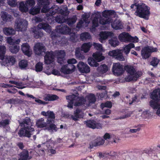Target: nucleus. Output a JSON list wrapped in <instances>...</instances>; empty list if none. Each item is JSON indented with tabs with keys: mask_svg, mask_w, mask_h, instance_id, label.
<instances>
[{
	"mask_svg": "<svg viewBox=\"0 0 160 160\" xmlns=\"http://www.w3.org/2000/svg\"><path fill=\"white\" fill-rule=\"evenodd\" d=\"M88 98L90 103H94L96 100L95 96L93 94H89L88 96Z\"/></svg>",
	"mask_w": 160,
	"mask_h": 160,
	"instance_id": "obj_56",
	"label": "nucleus"
},
{
	"mask_svg": "<svg viewBox=\"0 0 160 160\" xmlns=\"http://www.w3.org/2000/svg\"><path fill=\"white\" fill-rule=\"evenodd\" d=\"M41 115L45 116H48L47 119H50L51 120H55V115L52 111H48L47 112L42 111L41 112Z\"/></svg>",
	"mask_w": 160,
	"mask_h": 160,
	"instance_id": "obj_28",
	"label": "nucleus"
},
{
	"mask_svg": "<svg viewBox=\"0 0 160 160\" xmlns=\"http://www.w3.org/2000/svg\"><path fill=\"white\" fill-rule=\"evenodd\" d=\"M84 116V113L81 109L77 108L74 111L73 115L71 116L72 119L74 121H77L78 119L83 118Z\"/></svg>",
	"mask_w": 160,
	"mask_h": 160,
	"instance_id": "obj_19",
	"label": "nucleus"
},
{
	"mask_svg": "<svg viewBox=\"0 0 160 160\" xmlns=\"http://www.w3.org/2000/svg\"><path fill=\"white\" fill-rule=\"evenodd\" d=\"M160 60L156 57H152L150 62V65L154 68H156Z\"/></svg>",
	"mask_w": 160,
	"mask_h": 160,
	"instance_id": "obj_44",
	"label": "nucleus"
},
{
	"mask_svg": "<svg viewBox=\"0 0 160 160\" xmlns=\"http://www.w3.org/2000/svg\"><path fill=\"white\" fill-rule=\"evenodd\" d=\"M57 32L63 34H68L71 31V29L67 25L62 24L57 26L56 28Z\"/></svg>",
	"mask_w": 160,
	"mask_h": 160,
	"instance_id": "obj_14",
	"label": "nucleus"
},
{
	"mask_svg": "<svg viewBox=\"0 0 160 160\" xmlns=\"http://www.w3.org/2000/svg\"><path fill=\"white\" fill-rule=\"evenodd\" d=\"M88 60V64L91 67H97L98 66L99 64L97 62V60L93 58L89 57Z\"/></svg>",
	"mask_w": 160,
	"mask_h": 160,
	"instance_id": "obj_36",
	"label": "nucleus"
},
{
	"mask_svg": "<svg viewBox=\"0 0 160 160\" xmlns=\"http://www.w3.org/2000/svg\"><path fill=\"white\" fill-rule=\"evenodd\" d=\"M55 57V55L53 51L46 52L44 57L45 63L47 65H49L52 63L53 62Z\"/></svg>",
	"mask_w": 160,
	"mask_h": 160,
	"instance_id": "obj_10",
	"label": "nucleus"
},
{
	"mask_svg": "<svg viewBox=\"0 0 160 160\" xmlns=\"http://www.w3.org/2000/svg\"><path fill=\"white\" fill-rule=\"evenodd\" d=\"M22 124L23 126L18 132L19 137L21 138L26 137L30 138L34 131V128L31 127L32 123L30 118L26 117L23 119Z\"/></svg>",
	"mask_w": 160,
	"mask_h": 160,
	"instance_id": "obj_2",
	"label": "nucleus"
},
{
	"mask_svg": "<svg viewBox=\"0 0 160 160\" xmlns=\"http://www.w3.org/2000/svg\"><path fill=\"white\" fill-rule=\"evenodd\" d=\"M5 60L6 63L11 66L13 65L16 62V59L13 56H7Z\"/></svg>",
	"mask_w": 160,
	"mask_h": 160,
	"instance_id": "obj_31",
	"label": "nucleus"
},
{
	"mask_svg": "<svg viewBox=\"0 0 160 160\" xmlns=\"http://www.w3.org/2000/svg\"><path fill=\"white\" fill-rule=\"evenodd\" d=\"M113 35V32L109 31H104L100 32L99 41L102 43L105 42V40L109 37H112Z\"/></svg>",
	"mask_w": 160,
	"mask_h": 160,
	"instance_id": "obj_16",
	"label": "nucleus"
},
{
	"mask_svg": "<svg viewBox=\"0 0 160 160\" xmlns=\"http://www.w3.org/2000/svg\"><path fill=\"white\" fill-rule=\"evenodd\" d=\"M88 128L94 129H100L102 128V125L100 122H97L94 120H90L85 122Z\"/></svg>",
	"mask_w": 160,
	"mask_h": 160,
	"instance_id": "obj_11",
	"label": "nucleus"
},
{
	"mask_svg": "<svg viewBox=\"0 0 160 160\" xmlns=\"http://www.w3.org/2000/svg\"><path fill=\"white\" fill-rule=\"evenodd\" d=\"M78 97L76 100H75L74 106L76 107H83L85 105L86 102V99L83 96L79 97L78 96H77Z\"/></svg>",
	"mask_w": 160,
	"mask_h": 160,
	"instance_id": "obj_22",
	"label": "nucleus"
},
{
	"mask_svg": "<svg viewBox=\"0 0 160 160\" xmlns=\"http://www.w3.org/2000/svg\"><path fill=\"white\" fill-rule=\"evenodd\" d=\"M158 50L156 48L147 46L141 50V54L143 59H146L149 58L152 52H156Z\"/></svg>",
	"mask_w": 160,
	"mask_h": 160,
	"instance_id": "obj_5",
	"label": "nucleus"
},
{
	"mask_svg": "<svg viewBox=\"0 0 160 160\" xmlns=\"http://www.w3.org/2000/svg\"><path fill=\"white\" fill-rule=\"evenodd\" d=\"M135 45L133 43H130L126 45L123 49V51L126 54H128L130 51L131 49L134 48Z\"/></svg>",
	"mask_w": 160,
	"mask_h": 160,
	"instance_id": "obj_39",
	"label": "nucleus"
},
{
	"mask_svg": "<svg viewBox=\"0 0 160 160\" xmlns=\"http://www.w3.org/2000/svg\"><path fill=\"white\" fill-rule=\"evenodd\" d=\"M75 55L77 58L80 60H82L85 58V56L81 53L79 49L76 50Z\"/></svg>",
	"mask_w": 160,
	"mask_h": 160,
	"instance_id": "obj_57",
	"label": "nucleus"
},
{
	"mask_svg": "<svg viewBox=\"0 0 160 160\" xmlns=\"http://www.w3.org/2000/svg\"><path fill=\"white\" fill-rule=\"evenodd\" d=\"M89 145L90 148H92L94 147L99 146L96 139L90 142Z\"/></svg>",
	"mask_w": 160,
	"mask_h": 160,
	"instance_id": "obj_60",
	"label": "nucleus"
},
{
	"mask_svg": "<svg viewBox=\"0 0 160 160\" xmlns=\"http://www.w3.org/2000/svg\"><path fill=\"white\" fill-rule=\"evenodd\" d=\"M112 28L116 30L122 29L123 27V24L120 20H115L111 24Z\"/></svg>",
	"mask_w": 160,
	"mask_h": 160,
	"instance_id": "obj_26",
	"label": "nucleus"
},
{
	"mask_svg": "<svg viewBox=\"0 0 160 160\" xmlns=\"http://www.w3.org/2000/svg\"><path fill=\"white\" fill-rule=\"evenodd\" d=\"M124 69L128 74V76L125 78V80L126 82L136 81L142 75L139 72L136 71L135 68L132 66L127 65L124 67Z\"/></svg>",
	"mask_w": 160,
	"mask_h": 160,
	"instance_id": "obj_4",
	"label": "nucleus"
},
{
	"mask_svg": "<svg viewBox=\"0 0 160 160\" xmlns=\"http://www.w3.org/2000/svg\"><path fill=\"white\" fill-rule=\"evenodd\" d=\"M28 6L26 5L23 2H22L20 3L19 10L22 12H26L28 11Z\"/></svg>",
	"mask_w": 160,
	"mask_h": 160,
	"instance_id": "obj_46",
	"label": "nucleus"
},
{
	"mask_svg": "<svg viewBox=\"0 0 160 160\" xmlns=\"http://www.w3.org/2000/svg\"><path fill=\"white\" fill-rule=\"evenodd\" d=\"M43 64L41 62H39L37 63L35 66V70L37 72H40L42 70Z\"/></svg>",
	"mask_w": 160,
	"mask_h": 160,
	"instance_id": "obj_58",
	"label": "nucleus"
},
{
	"mask_svg": "<svg viewBox=\"0 0 160 160\" xmlns=\"http://www.w3.org/2000/svg\"><path fill=\"white\" fill-rule=\"evenodd\" d=\"M28 66V62L26 60H22L19 62V67L21 69L27 68Z\"/></svg>",
	"mask_w": 160,
	"mask_h": 160,
	"instance_id": "obj_50",
	"label": "nucleus"
},
{
	"mask_svg": "<svg viewBox=\"0 0 160 160\" xmlns=\"http://www.w3.org/2000/svg\"><path fill=\"white\" fill-rule=\"evenodd\" d=\"M55 20L56 22L59 23H62L66 21V19L62 15H59L56 17Z\"/></svg>",
	"mask_w": 160,
	"mask_h": 160,
	"instance_id": "obj_51",
	"label": "nucleus"
},
{
	"mask_svg": "<svg viewBox=\"0 0 160 160\" xmlns=\"http://www.w3.org/2000/svg\"><path fill=\"white\" fill-rule=\"evenodd\" d=\"M58 96L52 94H47L43 97V100L48 102L54 101L58 100Z\"/></svg>",
	"mask_w": 160,
	"mask_h": 160,
	"instance_id": "obj_25",
	"label": "nucleus"
},
{
	"mask_svg": "<svg viewBox=\"0 0 160 160\" xmlns=\"http://www.w3.org/2000/svg\"><path fill=\"white\" fill-rule=\"evenodd\" d=\"M90 34L88 32H82L80 35V38L82 41H86L91 38Z\"/></svg>",
	"mask_w": 160,
	"mask_h": 160,
	"instance_id": "obj_37",
	"label": "nucleus"
},
{
	"mask_svg": "<svg viewBox=\"0 0 160 160\" xmlns=\"http://www.w3.org/2000/svg\"><path fill=\"white\" fill-rule=\"evenodd\" d=\"M30 47L29 44L27 43L22 44L21 46V49L24 54L30 57L31 54L30 52Z\"/></svg>",
	"mask_w": 160,
	"mask_h": 160,
	"instance_id": "obj_24",
	"label": "nucleus"
},
{
	"mask_svg": "<svg viewBox=\"0 0 160 160\" xmlns=\"http://www.w3.org/2000/svg\"><path fill=\"white\" fill-rule=\"evenodd\" d=\"M97 70L101 74H103L106 73L108 70V68L105 64L102 65L97 68Z\"/></svg>",
	"mask_w": 160,
	"mask_h": 160,
	"instance_id": "obj_38",
	"label": "nucleus"
},
{
	"mask_svg": "<svg viewBox=\"0 0 160 160\" xmlns=\"http://www.w3.org/2000/svg\"><path fill=\"white\" fill-rule=\"evenodd\" d=\"M69 11L68 10V8L66 6L64 5L59 8V13L64 16H68L69 13Z\"/></svg>",
	"mask_w": 160,
	"mask_h": 160,
	"instance_id": "obj_40",
	"label": "nucleus"
},
{
	"mask_svg": "<svg viewBox=\"0 0 160 160\" xmlns=\"http://www.w3.org/2000/svg\"><path fill=\"white\" fill-rule=\"evenodd\" d=\"M67 62H68V63L69 64V66H70L71 65V66L72 67V68L74 70L75 67L73 65V64L77 63V60L74 58H71L68 60Z\"/></svg>",
	"mask_w": 160,
	"mask_h": 160,
	"instance_id": "obj_54",
	"label": "nucleus"
},
{
	"mask_svg": "<svg viewBox=\"0 0 160 160\" xmlns=\"http://www.w3.org/2000/svg\"><path fill=\"white\" fill-rule=\"evenodd\" d=\"M103 138L104 139L107 140V139H110L111 140L112 138L113 139L112 141H111V142L112 143L113 142L116 143V140L114 138V136L111 135L109 133L106 132L103 136Z\"/></svg>",
	"mask_w": 160,
	"mask_h": 160,
	"instance_id": "obj_52",
	"label": "nucleus"
},
{
	"mask_svg": "<svg viewBox=\"0 0 160 160\" xmlns=\"http://www.w3.org/2000/svg\"><path fill=\"white\" fill-rule=\"evenodd\" d=\"M28 22L26 20L18 18L15 21V27L18 31H24L27 28Z\"/></svg>",
	"mask_w": 160,
	"mask_h": 160,
	"instance_id": "obj_6",
	"label": "nucleus"
},
{
	"mask_svg": "<svg viewBox=\"0 0 160 160\" xmlns=\"http://www.w3.org/2000/svg\"><path fill=\"white\" fill-rule=\"evenodd\" d=\"M18 99L12 98L9 99H7L5 102L7 104H16L18 103Z\"/></svg>",
	"mask_w": 160,
	"mask_h": 160,
	"instance_id": "obj_59",
	"label": "nucleus"
},
{
	"mask_svg": "<svg viewBox=\"0 0 160 160\" xmlns=\"http://www.w3.org/2000/svg\"><path fill=\"white\" fill-rule=\"evenodd\" d=\"M68 67V65H65L62 66L61 69V72L64 74H68L71 73L74 71L72 68L71 69L67 68Z\"/></svg>",
	"mask_w": 160,
	"mask_h": 160,
	"instance_id": "obj_35",
	"label": "nucleus"
},
{
	"mask_svg": "<svg viewBox=\"0 0 160 160\" xmlns=\"http://www.w3.org/2000/svg\"><path fill=\"white\" fill-rule=\"evenodd\" d=\"M55 120H51L48 119H47L46 122H44V119L43 118H41L38 119L37 121L36 125L37 126L40 128L46 127L48 130L57 131V128L54 123Z\"/></svg>",
	"mask_w": 160,
	"mask_h": 160,
	"instance_id": "obj_3",
	"label": "nucleus"
},
{
	"mask_svg": "<svg viewBox=\"0 0 160 160\" xmlns=\"http://www.w3.org/2000/svg\"><path fill=\"white\" fill-rule=\"evenodd\" d=\"M77 18L76 16H73L72 17L66 19V22H67V24L69 26H71L77 21Z\"/></svg>",
	"mask_w": 160,
	"mask_h": 160,
	"instance_id": "obj_45",
	"label": "nucleus"
},
{
	"mask_svg": "<svg viewBox=\"0 0 160 160\" xmlns=\"http://www.w3.org/2000/svg\"><path fill=\"white\" fill-rule=\"evenodd\" d=\"M118 38L121 42H130L132 36L128 33L123 32L119 35Z\"/></svg>",
	"mask_w": 160,
	"mask_h": 160,
	"instance_id": "obj_21",
	"label": "nucleus"
},
{
	"mask_svg": "<svg viewBox=\"0 0 160 160\" xmlns=\"http://www.w3.org/2000/svg\"><path fill=\"white\" fill-rule=\"evenodd\" d=\"M92 45V44L89 42L84 43L81 47V50L85 53H87L89 51Z\"/></svg>",
	"mask_w": 160,
	"mask_h": 160,
	"instance_id": "obj_34",
	"label": "nucleus"
},
{
	"mask_svg": "<svg viewBox=\"0 0 160 160\" xmlns=\"http://www.w3.org/2000/svg\"><path fill=\"white\" fill-rule=\"evenodd\" d=\"M115 14V12L113 10H105L102 13V16L105 18H110V16Z\"/></svg>",
	"mask_w": 160,
	"mask_h": 160,
	"instance_id": "obj_33",
	"label": "nucleus"
},
{
	"mask_svg": "<svg viewBox=\"0 0 160 160\" xmlns=\"http://www.w3.org/2000/svg\"><path fill=\"white\" fill-rule=\"evenodd\" d=\"M38 28L40 29H43L46 32L50 31V26L48 24L46 23H40L38 25Z\"/></svg>",
	"mask_w": 160,
	"mask_h": 160,
	"instance_id": "obj_32",
	"label": "nucleus"
},
{
	"mask_svg": "<svg viewBox=\"0 0 160 160\" xmlns=\"http://www.w3.org/2000/svg\"><path fill=\"white\" fill-rule=\"evenodd\" d=\"M6 51V47L3 45H0V59L3 60L5 57Z\"/></svg>",
	"mask_w": 160,
	"mask_h": 160,
	"instance_id": "obj_42",
	"label": "nucleus"
},
{
	"mask_svg": "<svg viewBox=\"0 0 160 160\" xmlns=\"http://www.w3.org/2000/svg\"><path fill=\"white\" fill-rule=\"evenodd\" d=\"M77 68L79 71L82 73H88L90 71V68L86 63L80 62L77 65Z\"/></svg>",
	"mask_w": 160,
	"mask_h": 160,
	"instance_id": "obj_13",
	"label": "nucleus"
},
{
	"mask_svg": "<svg viewBox=\"0 0 160 160\" xmlns=\"http://www.w3.org/2000/svg\"><path fill=\"white\" fill-rule=\"evenodd\" d=\"M1 17L3 20L6 22L11 21L12 18L11 15L5 12L2 13Z\"/></svg>",
	"mask_w": 160,
	"mask_h": 160,
	"instance_id": "obj_41",
	"label": "nucleus"
},
{
	"mask_svg": "<svg viewBox=\"0 0 160 160\" xmlns=\"http://www.w3.org/2000/svg\"><path fill=\"white\" fill-rule=\"evenodd\" d=\"M112 70L114 75L120 76L122 75L124 71L123 66L120 63H115L113 64Z\"/></svg>",
	"mask_w": 160,
	"mask_h": 160,
	"instance_id": "obj_9",
	"label": "nucleus"
},
{
	"mask_svg": "<svg viewBox=\"0 0 160 160\" xmlns=\"http://www.w3.org/2000/svg\"><path fill=\"white\" fill-rule=\"evenodd\" d=\"M9 50L13 53H16L19 51L20 46L18 45H12L9 47Z\"/></svg>",
	"mask_w": 160,
	"mask_h": 160,
	"instance_id": "obj_47",
	"label": "nucleus"
},
{
	"mask_svg": "<svg viewBox=\"0 0 160 160\" xmlns=\"http://www.w3.org/2000/svg\"><path fill=\"white\" fill-rule=\"evenodd\" d=\"M112 20V19L111 18H108L105 19L103 18H101L99 19V22L100 24L103 25H104L106 24H110Z\"/></svg>",
	"mask_w": 160,
	"mask_h": 160,
	"instance_id": "obj_49",
	"label": "nucleus"
},
{
	"mask_svg": "<svg viewBox=\"0 0 160 160\" xmlns=\"http://www.w3.org/2000/svg\"><path fill=\"white\" fill-rule=\"evenodd\" d=\"M159 101L152 99L149 102V105L153 109H157L160 107Z\"/></svg>",
	"mask_w": 160,
	"mask_h": 160,
	"instance_id": "obj_43",
	"label": "nucleus"
},
{
	"mask_svg": "<svg viewBox=\"0 0 160 160\" xmlns=\"http://www.w3.org/2000/svg\"><path fill=\"white\" fill-rule=\"evenodd\" d=\"M10 120L9 119H5L1 122V127L5 128L7 125L9 124Z\"/></svg>",
	"mask_w": 160,
	"mask_h": 160,
	"instance_id": "obj_61",
	"label": "nucleus"
},
{
	"mask_svg": "<svg viewBox=\"0 0 160 160\" xmlns=\"http://www.w3.org/2000/svg\"><path fill=\"white\" fill-rule=\"evenodd\" d=\"M40 8H39L34 7L32 8L30 10V13L34 15L40 13Z\"/></svg>",
	"mask_w": 160,
	"mask_h": 160,
	"instance_id": "obj_53",
	"label": "nucleus"
},
{
	"mask_svg": "<svg viewBox=\"0 0 160 160\" xmlns=\"http://www.w3.org/2000/svg\"><path fill=\"white\" fill-rule=\"evenodd\" d=\"M121 51V50L119 49L112 50L109 52V54L118 60L123 61L124 60V58Z\"/></svg>",
	"mask_w": 160,
	"mask_h": 160,
	"instance_id": "obj_12",
	"label": "nucleus"
},
{
	"mask_svg": "<svg viewBox=\"0 0 160 160\" xmlns=\"http://www.w3.org/2000/svg\"><path fill=\"white\" fill-rule=\"evenodd\" d=\"M78 97L77 95L74 94H72V95H70L66 97V99L68 101V107L71 108H73V104H74L75 102V100H76Z\"/></svg>",
	"mask_w": 160,
	"mask_h": 160,
	"instance_id": "obj_23",
	"label": "nucleus"
},
{
	"mask_svg": "<svg viewBox=\"0 0 160 160\" xmlns=\"http://www.w3.org/2000/svg\"><path fill=\"white\" fill-rule=\"evenodd\" d=\"M132 11H135L134 15L138 17L148 20L151 14L150 8L144 3L135 2L130 6Z\"/></svg>",
	"mask_w": 160,
	"mask_h": 160,
	"instance_id": "obj_1",
	"label": "nucleus"
},
{
	"mask_svg": "<svg viewBox=\"0 0 160 160\" xmlns=\"http://www.w3.org/2000/svg\"><path fill=\"white\" fill-rule=\"evenodd\" d=\"M39 5L42 6L41 11L42 12L46 13L49 9V5L50 2L48 0H37Z\"/></svg>",
	"mask_w": 160,
	"mask_h": 160,
	"instance_id": "obj_17",
	"label": "nucleus"
},
{
	"mask_svg": "<svg viewBox=\"0 0 160 160\" xmlns=\"http://www.w3.org/2000/svg\"><path fill=\"white\" fill-rule=\"evenodd\" d=\"M3 32L7 36L13 35L15 34L16 32L13 28L7 27L3 28Z\"/></svg>",
	"mask_w": 160,
	"mask_h": 160,
	"instance_id": "obj_30",
	"label": "nucleus"
},
{
	"mask_svg": "<svg viewBox=\"0 0 160 160\" xmlns=\"http://www.w3.org/2000/svg\"><path fill=\"white\" fill-rule=\"evenodd\" d=\"M93 45L95 48L98 50H102V45L101 44L94 43Z\"/></svg>",
	"mask_w": 160,
	"mask_h": 160,
	"instance_id": "obj_64",
	"label": "nucleus"
},
{
	"mask_svg": "<svg viewBox=\"0 0 160 160\" xmlns=\"http://www.w3.org/2000/svg\"><path fill=\"white\" fill-rule=\"evenodd\" d=\"M33 50L35 54L40 55L42 54V53H45L46 49L44 44L38 42L34 45Z\"/></svg>",
	"mask_w": 160,
	"mask_h": 160,
	"instance_id": "obj_8",
	"label": "nucleus"
},
{
	"mask_svg": "<svg viewBox=\"0 0 160 160\" xmlns=\"http://www.w3.org/2000/svg\"><path fill=\"white\" fill-rule=\"evenodd\" d=\"M151 98L152 100L159 101L160 100V90H154L151 94Z\"/></svg>",
	"mask_w": 160,
	"mask_h": 160,
	"instance_id": "obj_29",
	"label": "nucleus"
},
{
	"mask_svg": "<svg viewBox=\"0 0 160 160\" xmlns=\"http://www.w3.org/2000/svg\"><path fill=\"white\" fill-rule=\"evenodd\" d=\"M109 43L111 46L116 47L119 45V41L117 38H113L109 40Z\"/></svg>",
	"mask_w": 160,
	"mask_h": 160,
	"instance_id": "obj_48",
	"label": "nucleus"
},
{
	"mask_svg": "<svg viewBox=\"0 0 160 160\" xmlns=\"http://www.w3.org/2000/svg\"><path fill=\"white\" fill-rule=\"evenodd\" d=\"M35 4V2L34 0H27L25 3L26 5L32 7Z\"/></svg>",
	"mask_w": 160,
	"mask_h": 160,
	"instance_id": "obj_63",
	"label": "nucleus"
},
{
	"mask_svg": "<svg viewBox=\"0 0 160 160\" xmlns=\"http://www.w3.org/2000/svg\"><path fill=\"white\" fill-rule=\"evenodd\" d=\"M96 139L99 146L103 145L105 142V140L99 137H98Z\"/></svg>",
	"mask_w": 160,
	"mask_h": 160,
	"instance_id": "obj_62",
	"label": "nucleus"
},
{
	"mask_svg": "<svg viewBox=\"0 0 160 160\" xmlns=\"http://www.w3.org/2000/svg\"><path fill=\"white\" fill-rule=\"evenodd\" d=\"M30 32L33 34L35 38H40L43 35V33L40 29L35 27L31 28Z\"/></svg>",
	"mask_w": 160,
	"mask_h": 160,
	"instance_id": "obj_20",
	"label": "nucleus"
},
{
	"mask_svg": "<svg viewBox=\"0 0 160 160\" xmlns=\"http://www.w3.org/2000/svg\"><path fill=\"white\" fill-rule=\"evenodd\" d=\"M47 12H49L51 15L53 16L56 13H59L60 8L57 5H54L51 8L49 7V9Z\"/></svg>",
	"mask_w": 160,
	"mask_h": 160,
	"instance_id": "obj_27",
	"label": "nucleus"
},
{
	"mask_svg": "<svg viewBox=\"0 0 160 160\" xmlns=\"http://www.w3.org/2000/svg\"><path fill=\"white\" fill-rule=\"evenodd\" d=\"M55 55L57 57V62L60 64H63L65 60V52L64 51L62 50L56 51Z\"/></svg>",
	"mask_w": 160,
	"mask_h": 160,
	"instance_id": "obj_15",
	"label": "nucleus"
},
{
	"mask_svg": "<svg viewBox=\"0 0 160 160\" xmlns=\"http://www.w3.org/2000/svg\"><path fill=\"white\" fill-rule=\"evenodd\" d=\"M50 37L52 39L53 42L56 44H61L62 46L65 45L67 42V41L65 39L61 38L55 32H51Z\"/></svg>",
	"mask_w": 160,
	"mask_h": 160,
	"instance_id": "obj_7",
	"label": "nucleus"
},
{
	"mask_svg": "<svg viewBox=\"0 0 160 160\" xmlns=\"http://www.w3.org/2000/svg\"><path fill=\"white\" fill-rule=\"evenodd\" d=\"M18 156L19 158L18 160H30L32 158V156L29 155V151L25 149H23Z\"/></svg>",
	"mask_w": 160,
	"mask_h": 160,
	"instance_id": "obj_18",
	"label": "nucleus"
},
{
	"mask_svg": "<svg viewBox=\"0 0 160 160\" xmlns=\"http://www.w3.org/2000/svg\"><path fill=\"white\" fill-rule=\"evenodd\" d=\"M101 108L103 109L104 107L111 108L112 107V103L111 102L109 101H106L105 103H102L101 105Z\"/></svg>",
	"mask_w": 160,
	"mask_h": 160,
	"instance_id": "obj_55",
	"label": "nucleus"
}]
</instances>
